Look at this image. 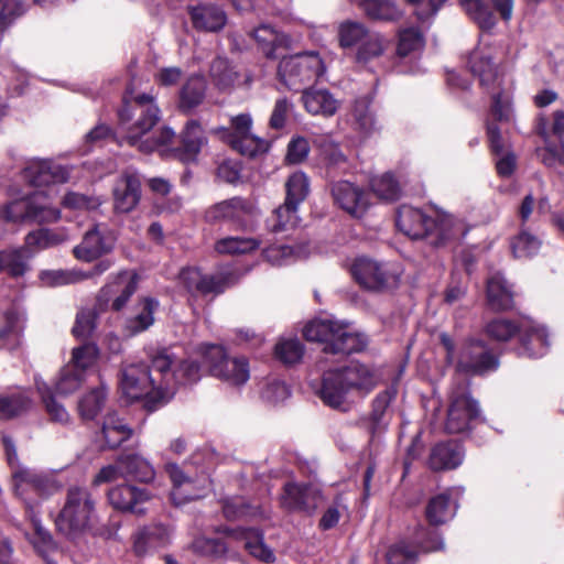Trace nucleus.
Instances as JSON below:
<instances>
[{"mask_svg":"<svg viewBox=\"0 0 564 564\" xmlns=\"http://www.w3.org/2000/svg\"><path fill=\"white\" fill-rule=\"evenodd\" d=\"M189 14L194 28L199 31L217 32L227 22L224 10L212 4L193 7L189 10Z\"/></svg>","mask_w":564,"mask_h":564,"instance_id":"nucleus-33","label":"nucleus"},{"mask_svg":"<svg viewBox=\"0 0 564 564\" xmlns=\"http://www.w3.org/2000/svg\"><path fill=\"white\" fill-rule=\"evenodd\" d=\"M372 192L381 199L394 200L399 198L401 187L390 173L376 176L370 181Z\"/></svg>","mask_w":564,"mask_h":564,"instance_id":"nucleus-55","label":"nucleus"},{"mask_svg":"<svg viewBox=\"0 0 564 564\" xmlns=\"http://www.w3.org/2000/svg\"><path fill=\"white\" fill-rule=\"evenodd\" d=\"M107 496L115 509L137 516L145 514L147 509L143 505L153 497L148 489L127 484L111 488Z\"/></svg>","mask_w":564,"mask_h":564,"instance_id":"nucleus-21","label":"nucleus"},{"mask_svg":"<svg viewBox=\"0 0 564 564\" xmlns=\"http://www.w3.org/2000/svg\"><path fill=\"white\" fill-rule=\"evenodd\" d=\"M480 409L465 386L452 391L445 429L448 433H462L470 429L471 423L479 419Z\"/></svg>","mask_w":564,"mask_h":564,"instance_id":"nucleus-15","label":"nucleus"},{"mask_svg":"<svg viewBox=\"0 0 564 564\" xmlns=\"http://www.w3.org/2000/svg\"><path fill=\"white\" fill-rule=\"evenodd\" d=\"M425 513L430 524L441 525L454 517L455 508L451 506L449 497L441 494L430 500Z\"/></svg>","mask_w":564,"mask_h":564,"instance_id":"nucleus-46","label":"nucleus"},{"mask_svg":"<svg viewBox=\"0 0 564 564\" xmlns=\"http://www.w3.org/2000/svg\"><path fill=\"white\" fill-rule=\"evenodd\" d=\"M138 275L132 271H120L110 275L109 282L101 290V297L106 301L115 296L111 307L113 311H120L124 307L128 300L137 291Z\"/></svg>","mask_w":564,"mask_h":564,"instance_id":"nucleus-25","label":"nucleus"},{"mask_svg":"<svg viewBox=\"0 0 564 564\" xmlns=\"http://www.w3.org/2000/svg\"><path fill=\"white\" fill-rule=\"evenodd\" d=\"M33 405L29 391L19 389L0 394V419L10 420L26 413Z\"/></svg>","mask_w":564,"mask_h":564,"instance_id":"nucleus-35","label":"nucleus"},{"mask_svg":"<svg viewBox=\"0 0 564 564\" xmlns=\"http://www.w3.org/2000/svg\"><path fill=\"white\" fill-rule=\"evenodd\" d=\"M285 188V202L274 210L276 224L273 225V230L275 231L297 225V207L305 200L310 192L308 178L303 172H295L288 178Z\"/></svg>","mask_w":564,"mask_h":564,"instance_id":"nucleus-14","label":"nucleus"},{"mask_svg":"<svg viewBox=\"0 0 564 564\" xmlns=\"http://www.w3.org/2000/svg\"><path fill=\"white\" fill-rule=\"evenodd\" d=\"M64 240H66L64 234L50 229H39L26 236L25 246L19 250H22L23 261L26 263L25 260L31 257L33 252L57 246Z\"/></svg>","mask_w":564,"mask_h":564,"instance_id":"nucleus-39","label":"nucleus"},{"mask_svg":"<svg viewBox=\"0 0 564 564\" xmlns=\"http://www.w3.org/2000/svg\"><path fill=\"white\" fill-rule=\"evenodd\" d=\"M395 223L409 238H427L436 247L466 232L465 225L451 214L436 212L434 218H430L421 209L406 205L398 209Z\"/></svg>","mask_w":564,"mask_h":564,"instance_id":"nucleus-4","label":"nucleus"},{"mask_svg":"<svg viewBox=\"0 0 564 564\" xmlns=\"http://www.w3.org/2000/svg\"><path fill=\"white\" fill-rule=\"evenodd\" d=\"M99 357V349L93 343H86L78 347L73 348L72 359L68 366L78 371H85L93 367Z\"/></svg>","mask_w":564,"mask_h":564,"instance_id":"nucleus-51","label":"nucleus"},{"mask_svg":"<svg viewBox=\"0 0 564 564\" xmlns=\"http://www.w3.org/2000/svg\"><path fill=\"white\" fill-rule=\"evenodd\" d=\"M203 358L210 373L228 384L241 386L250 378L247 359L243 357H228L221 346H205Z\"/></svg>","mask_w":564,"mask_h":564,"instance_id":"nucleus-11","label":"nucleus"},{"mask_svg":"<svg viewBox=\"0 0 564 564\" xmlns=\"http://www.w3.org/2000/svg\"><path fill=\"white\" fill-rule=\"evenodd\" d=\"M381 379L375 368L352 361L325 371L318 395L326 405L345 412L349 410L352 397H367Z\"/></svg>","mask_w":564,"mask_h":564,"instance_id":"nucleus-3","label":"nucleus"},{"mask_svg":"<svg viewBox=\"0 0 564 564\" xmlns=\"http://www.w3.org/2000/svg\"><path fill=\"white\" fill-rule=\"evenodd\" d=\"M25 513L34 530L32 543L40 553H45L54 547L50 532L41 524L34 508H25Z\"/></svg>","mask_w":564,"mask_h":564,"instance_id":"nucleus-57","label":"nucleus"},{"mask_svg":"<svg viewBox=\"0 0 564 564\" xmlns=\"http://www.w3.org/2000/svg\"><path fill=\"white\" fill-rule=\"evenodd\" d=\"M207 84L202 75H193L187 78L180 90V108L189 111L199 106L206 95Z\"/></svg>","mask_w":564,"mask_h":564,"instance_id":"nucleus-37","label":"nucleus"},{"mask_svg":"<svg viewBox=\"0 0 564 564\" xmlns=\"http://www.w3.org/2000/svg\"><path fill=\"white\" fill-rule=\"evenodd\" d=\"M227 536L231 541L240 543L252 556L265 562L272 563L275 558L274 553L263 543V538L254 529H232L227 530Z\"/></svg>","mask_w":564,"mask_h":564,"instance_id":"nucleus-28","label":"nucleus"},{"mask_svg":"<svg viewBox=\"0 0 564 564\" xmlns=\"http://www.w3.org/2000/svg\"><path fill=\"white\" fill-rule=\"evenodd\" d=\"M487 300L492 310L506 311L512 307L513 296L503 276L495 274L487 283Z\"/></svg>","mask_w":564,"mask_h":564,"instance_id":"nucleus-42","label":"nucleus"},{"mask_svg":"<svg viewBox=\"0 0 564 564\" xmlns=\"http://www.w3.org/2000/svg\"><path fill=\"white\" fill-rule=\"evenodd\" d=\"M121 464L124 466L127 477L141 482H149L154 479L155 470L153 466L139 455H128L121 457Z\"/></svg>","mask_w":564,"mask_h":564,"instance_id":"nucleus-47","label":"nucleus"},{"mask_svg":"<svg viewBox=\"0 0 564 564\" xmlns=\"http://www.w3.org/2000/svg\"><path fill=\"white\" fill-rule=\"evenodd\" d=\"M256 210L253 203L240 197L224 200L210 207L206 217L210 221L235 220L240 221Z\"/></svg>","mask_w":564,"mask_h":564,"instance_id":"nucleus-29","label":"nucleus"},{"mask_svg":"<svg viewBox=\"0 0 564 564\" xmlns=\"http://www.w3.org/2000/svg\"><path fill=\"white\" fill-rule=\"evenodd\" d=\"M158 301L145 297L135 307V314L126 321V330L133 336L148 329L154 323V312L158 308Z\"/></svg>","mask_w":564,"mask_h":564,"instance_id":"nucleus-36","label":"nucleus"},{"mask_svg":"<svg viewBox=\"0 0 564 564\" xmlns=\"http://www.w3.org/2000/svg\"><path fill=\"white\" fill-rule=\"evenodd\" d=\"M332 194L336 204L356 218L362 217L370 205L368 194L348 181L335 183Z\"/></svg>","mask_w":564,"mask_h":564,"instance_id":"nucleus-23","label":"nucleus"},{"mask_svg":"<svg viewBox=\"0 0 564 564\" xmlns=\"http://www.w3.org/2000/svg\"><path fill=\"white\" fill-rule=\"evenodd\" d=\"M209 77L217 89L229 90L235 86L238 73L227 58L217 57L210 65Z\"/></svg>","mask_w":564,"mask_h":564,"instance_id":"nucleus-43","label":"nucleus"},{"mask_svg":"<svg viewBox=\"0 0 564 564\" xmlns=\"http://www.w3.org/2000/svg\"><path fill=\"white\" fill-rule=\"evenodd\" d=\"M281 506L289 511H299L312 514L322 502V496L315 487L286 482L280 498Z\"/></svg>","mask_w":564,"mask_h":564,"instance_id":"nucleus-20","label":"nucleus"},{"mask_svg":"<svg viewBox=\"0 0 564 564\" xmlns=\"http://www.w3.org/2000/svg\"><path fill=\"white\" fill-rule=\"evenodd\" d=\"M397 392V387L392 384L382 392L378 393L375 400L372 401L371 419L377 424H380L384 420L390 403L395 398Z\"/></svg>","mask_w":564,"mask_h":564,"instance_id":"nucleus-63","label":"nucleus"},{"mask_svg":"<svg viewBox=\"0 0 564 564\" xmlns=\"http://www.w3.org/2000/svg\"><path fill=\"white\" fill-rule=\"evenodd\" d=\"M276 357L284 364L299 362L304 354V347L296 338L282 339L275 346Z\"/></svg>","mask_w":564,"mask_h":564,"instance_id":"nucleus-59","label":"nucleus"},{"mask_svg":"<svg viewBox=\"0 0 564 564\" xmlns=\"http://www.w3.org/2000/svg\"><path fill=\"white\" fill-rule=\"evenodd\" d=\"M464 459L462 446L454 442L436 444L430 454L429 466L433 470H447L458 467Z\"/></svg>","mask_w":564,"mask_h":564,"instance_id":"nucleus-32","label":"nucleus"},{"mask_svg":"<svg viewBox=\"0 0 564 564\" xmlns=\"http://www.w3.org/2000/svg\"><path fill=\"white\" fill-rule=\"evenodd\" d=\"M112 265V262L108 259L99 261L91 270L84 272L80 270H53L43 271L40 274V279L43 284L48 286L72 284L79 281L90 279L96 275H100Z\"/></svg>","mask_w":564,"mask_h":564,"instance_id":"nucleus-27","label":"nucleus"},{"mask_svg":"<svg viewBox=\"0 0 564 564\" xmlns=\"http://www.w3.org/2000/svg\"><path fill=\"white\" fill-rule=\"evenodd\" d=\"M59 210L50 202L48 194L35 192L32 195L9 203L3 209L8 221L53 223L59 219Z\"/></svg>","mask_w":564,"mask_h":564,"instance_id":"nucleus-10","label":"nucleus"},{"mask_svg":"<svg viewBox=\"0 0 564 564\" xmlns=\"http://www.w3.org/2000/svg\"><path fill=\"white\" fill-rule=\"evenodd\" d=\"M252 118L240 113L231 118L230 128L219 129L220 138L242 155L254 156L267 151L268 142L251 132Z\"/></svg>","mask_w":564,"mask_h":564,"instance_id":"nucleus-12","label":"nucleus"},{"mask_svg":"<svg viewBox=\"0 0 564 564\" xmlns=\"http://www.w3.org/2000/svg\"><path fill=\"white\" fill-rule=\"evenodd\" d=\"M173 356L167 350L152 358L151 368L143 364L129 365L122 370L120 388L128 401L147 399L160 402L174 394L176 384H191L200 378L199 367L194 361H183L170 372Z\"/></svg>","mask_w":564,"mask_h":564,"instance_id":"nucleus-1","label":"nucleus"},{"mask_svg":"<svg viewBox=\"0 0 564 564\" xmlns=\"http://www.w3.org/2000/svg\"><path fill=\"white\" fill-rule=\"evenodd\" d=\"M279 76L292 89L312 84L325 72V65L315 52L300 53L282 58L279 64Z\"/></svg>","mask_w":564,"mask_h":564,"instance_id":"nucleus-9","label":"nucleus"},{"mask_svg":"<svg viewBox=\"0 0 564 564\" xmlns=\"http://www.w3.org/2000/svg\"><path fill=\"white\" fill-rule=\"evenodd\" d=\"M182 142L184 147L183 160H189L194 158L206 143V137L199 123L191 121L186 124V128L182 134Z\"/></svg>","mask_w":564,"mask_h":564,"instance_id":"nucleus-49","label":"nucleus"},{"mask_svg":"<svg viewBox=\"0 0 564 564\" xmlns=\"http://www.w3.org/2000/svg\"><path fill=\"white\" fill-rule=\"evenodd\" d=\"M181 283L194 294H219L235 283L231 273L203 274L196 268H187L180 273Z\"/></svg>","mask_w":564,"mask_h":564,"instance_id":"nucleus-18","label":"nucleus"},{"mask_svg":"<svg viewBox=\"0 0 564 564\" xmlns=\"http://www.w3.org/2000/svg\"><path fill=\"white\" fill-rule=\"evenodd\" d=\"M304 337L310 341L323 343L326 355H349L362 350L366 338L352 332L347 324L333 319H314L303 329Z\"/></svg>","mask_w":564,"mask_h":564,"instance_id":"nucleus-6","label":"nucleus"},{"mask_svg":"<svg viewBox=\"0 0 564 564\" xmlns=\"http://www.w3.org/2000/svg\"><path fill=\"white\" fill-rule=\"evenodd\" d=\"M140 200V181L134 175H123L113 187L115 208L119 213L131 212Z\"/></svg>","mask_w":564,"mask_h":564,"instance_id":"nucleus-30","label":"nucleus"},{"mask_svg":"<svg viewBox=\"0 0 564 564\" xmlns=\"http://www.w3.org/2000/svg\"><path fill=\"white\" fill-rule=\"evenodd\" d=\"M389 46V42L378 33H370L360 43L356 53V62L362 65L380 57Z\"/></svg>","mask_w":564,"mask_h":564,"instance_id":"nucleus-45","label":"nucleus"},{"mask_svg":"<svg viewBox=\"0 0 564 564\" xmlns=\"http://www.w3.org/2000/svg\"><path fill=\"white\" fill-rule=\"evenodd\" d=\"M497 366V359L482 341L470 340L460 348L456 367L463 373L482 375L495 370Z\"/></svg>","mask_w":564,"mask_h":564,"instance_id":"nucleus-19","label":"nucleus"},{"mask_svg":"<svg viewBox=\"0 0 564 564\" xmlns=\"http://www.w3.org/2000/svg\"><path fill=\"white\" fill-rule=\"evenodd\" d=\"M95 517V500L89 490L70 487L55 520L56 529L68 538H75L93 527Z\"/></svg>","mask_w":564,"mask_h":564,"instance_id":"nucleus-7","label":"nucleus"},{"mask_svg":"<svg viewBox=\"0 0 564 564\" xmlns=\"http://www.w3.org/2000/svg\"><path fill=\"white\" fill-rule=\"evenodd\" d=\"M108 448H116L130 438L132 430L116 413H108L101 429Z\"/></svg>","mask_w":564,"mask_h":564,"instance_id":"nucleus-40","label":"nucleus"},{"mask_svg":"<svg viewBox=\"0 0 564 564\" xmlns=\"http://www.w3.org/2000/svg\"><path fill=\"white\" fill-rule=\"evenodd\" d=\"M260 241L253 238L226 237L215 243V250L220 254H241L259 248Z\"/></svg>","mask_w":564,"mask_h":564,"instance_id":"nucleus-50","label":"nucleus"},{"mask_svg":"<svg viewBox=\"0 0 564 564\" xmlns=\"http://www.w3.org/2000/svg\"><path fill=\"white\" fill-rule=\"evenodd\" d=\"M2 441L8 463L12 468L14 494L23 500L25 508L35 509L40 499L46 498L57 491L59 486L51 477L20 466L11 438L3 436Z\"/></svg>","mask_w":564,"mask_h":564,"instance_id":"nucleus-5","label":"nucleus"},{"mask_svg":"<svg viewBox=\"0 0 564 564\" xmlns=\"http://www.w3.org/2000/svg\"><path fill=\"white\" fill-rule=\"evenodd\" d=\"M369 34L365 25L359 22L346 21L338 29L339 43L343 47L360 45Z\"/></svg>","mask_w":564,"mask_h":564,"instance_id":"nucleus-56","label":"nucleus"},{"mask_svg":"<svg viewBox=\"0 0 564 564\" xmlns=\"http://www.w3.org/2000/svg\"><path fill=\"white\" fill-rule=\"evenodd\" d=\"M192 549L198 555L218 558L227 552L228 545L219 539L200 536L195 539L192 544Z\"/></svg>","mask_w":564,"mask_h":564,"instance_id":"nucleus-61","label":"nucleus"},{"mask_svg":"<svg viewBox=\"0 0 564 564\" xmlns=\"http://www.w3.org/2000/svg\"><path fill=\"white\" fill-rule=\"evenodd\" d=\"M541 241L534 235L522 230L511 240V250L516 258L527 259L538 253Z\"/></svg>","mask_w":564,"mask_h":564,"instance_id":"nucleus-53","label":"nucleus"},{"mask_svg":"<svg viewBox=\"0 0 564 564\" xmlns=\"http://www.w3.org/2000/svg\"><path fill=\"white\" fill-rule=\"evenodd\" d=\"M68 171L50 160L33 159L23 170V177L33 186H48L68 180Z\"/></svg>","mask_w":564,"mask_h":564,"instance_id":"nucleus-24","label":"nucleus"},{"mask_svg":"<svg viewBox=\"0 0 564 564\" xmlns=\"http://www.w3.org/2000/svg\"><path fill=\"white\" fill-rule=\"evenodd\" d=\"M166 471L173 482L171 499L174 505L180 506L205 496L208 484L206 477L193 480L176 464H167Z\"/></svg>","mask_w":564,"mask_h":564,"instance_id":"nucleus-22","label":"nucleus"},{"mask_svg":"<svg viewBox=\"0 0 564 564\" xmlns=\"http://www.w3.org/2000/svg\"><path fill=\"white\" fill-rule=\"evenodd\" d=\"M35 386L39 393L42 397V400L45 404L46 411L50 414L51 419L58 423H67L69 421V414L66 409L56 402L52 394L51 388L43 380L35 379Z\"/></svg>","mask_w":564,"mask_h":564,"instance_id":"nucleus-52","label":"nucleus"},{"mask_svg":"<svg viewBox=\"0 0 564 564\" xmlns=\"http://www.w3.org/2000/svg\"><path fill=\"white\" fill-rule=\"evenodd\" d=\"M252 35L268 57H271L275 46L283 42L282 36L272 26L267 24L257 28Z\"/></svg>","mask_w":564,"mask_h":564,"instance_id":"nucleus-60","label":"nucleus"},{"mask_svg":"<svg viewBox=\"0 0 564 564\" xmlns=\"http://www.w3.org/2000/svg\"><path fill=\"white\" fill-rule=\"evenodd\" d=\"M116 245V236L106 225L97 224L87 230L73 249L74 257L83 262H93L111 252Z\"/></svg>","mask_w":564,"mask_h":564,"instance_id":"nucleus-16","label":"nucleus"},{"mask_svg":"<svg viewBox=\"0 0 564 564\" xmlns=\"http://www.w3.org/2000/svg\"><path fill=\"white\" fill-rule=\"evenodd\" d=\"M371 100L368 97L359 98L355 101L351 116L356 129L364 133H369L376 129V117L370 107Z\"/></svg>","mask_w":564,"mask_h":564,"instance_id":"nucleus-48","label":"nucleus"},{"mask_svg":"<svg viewBox=\"0 0 564 564\" xmlns=\"http://www.w3.org/2000/svg\"><path fill=\"white\" fill-rule=\"evenodd\" d=\"M302 101L306 111L313 116L332 117L339 108V101L326 89H305Z\"/></svg>","mask_w":564,"mask_h":564,"instance_id":"nucleus-31","label":"nucleus"},{"mask_svg":"<svg viewBox=\"0 0 564 564\" xmlns=\"http://www.w3.org/2000/svg\"><path fill=\"white\" fill-rule=\"evenodd\" d=\"M486 334L498 341H507L521 334L523 352L532 358L542 357L547 349V336L543 327L518 325L511 319L495 318L486 325Z\"/></svg>","mask_w":564,"mask_h":564,"instance_id":"nucleus-8","label":"nucleus"},{"mask_svg":"<svg viewBox=\"0 0 564 564\" xmlns=\"http://www.w3.org/2000/svg\"><path fill=\"white\" fill-rule=\"evenodd\" d=\"M123 100V107L119 111L120 122L126 124L134 119L127 127L124 141L142 153L159 151L164 156L171 155L172 151L169 147L175 139V132L171 128L162 127L152 137H148L160 121V109L154 98L148 94L134 95L130 91Z\"/></svg>","mask_w":564,"mask_h":564,"instance_id":"nucleus-2","label":"nucleus"},{"mask_svg":"<svg viewBox=\"0 0 564 564\" xmlns=\"http://www.w3.org/2000/svg\"><path fill=\"white\" fill-rule=\"evenodd\" d=\"M423 47V36L415 29H406L400 32L398 54L406 56L412 52L419 51Z\"/></svg>","mask_w":564,"mask_h":564,"instance_id":"nucleus-64","label":"nucleus"},{"mask_svg":"<svg viewBox=\"0 0 564 564\" xmlns=\"http://www.w3.org/2000/svg\"><path fill=\"white\" fill-rule=\"evenodd\" d=\"M290 394L289 386L276 378L265 380L260 391L261 399L272 405L284 402Z\"/></svg>","mask_w":564,"mask_h":564,"instance_id":"nucleus-54","label":"nucleus"},{"mask_svg":"<svg viewBox=\"0 0 564 564\" xmlns=\"http://www.w3.org/2000/svg\"><path fill=\"white\" fill-rule=\"evenodd\" d=\"M360 7L366 14L375 20L393 21L402 15L393 0H360Z\"/></svg>","mask_w":564,"mask_h":564,"instance_id":"nucleus-44","label":"nucleus"},{"mask_svg":"<svg viewBox=\"0 0 564 564\" xmlns=\"http://www.w3.org/2000/svg\"><path fill=\"white\" fill-rule=\"evenodd\" d=\"M172 529L162 523H152L141 528L133 538V552L144 556L152 551L170 543Z\"/></svg>","mask_w":564,"mask_h":564,"instance_id":"nucleus-26","label":"nucleus"},{"mask_svg":"<svg viewBox=\"0 0 564 564\" xmlns=\"http://www.w3.org/2000/svg\"><path fill=\"white\" fill-rule=\"evenodd\" d=\"M85 373L78 371L70 366H66L59 373L55 389L57 393L67 395L75 392L84 382Z\"/></svg>","mask_w":564,"mask_h":564,"instance_id":"nucleus-58","label":"nucleus"},{"mask_svg":"<svg viewBox=\"0 0 564 564\" xmlns=\"http://www.w3.org/2000/svg\"><path fill=\"white\" fill-rule=\"evenodd\" d=\"M4 325L0 328V344L2 347L13 350L21 344L24 327L23 313L12 310L6 313Z\"/></svg>","mask_w":564,"mask_h":564,"instance_id":"nucleus-38","label":"nucleus"},{"mask_svg":"<svg viewBox=\"0 0 564 564\" xmlns=\"http://www.w3.org/2000/svg\"><path fill=\"white\" fill-rule=\"evenodd\" d=\"M351 274L356 282L370 291H384L398 286L399 274L387 264L369 258H358L351 265Z\"/></svg>","mask_w":564,"mask_h":564,"instance_id":"nucleus-13","label":"nucleus"},{"mask_svg":"<svg viewBox=\"0 0 564 564\" xmlns=\"http://www.w3.org/2000/svg\"><path fill=\"white\" fill-rule=\"evenodd\" d=\"M491 59L490 50L478 47L470 54L468 62L471 73L479 77L482 86L487 87L495 83L497 86L500 85L497 68Z\"/></svg>","mask_w":564,"mask_h":564,"instance_id":"nucleus-34","label":"nucleus"},{"mask_svg":"<svg viewBox=\"0 0 564 564\" xmlns=\"http://www.w3.org/2000/svg\"><path fill=\"white\" fill-rule=\"evenodd\" d=\"M108 390L104 383L90 389L78 401V414L83 420H94L104 409Z\"/></svg>","mask_w":564,"mask_h":564,"instance_id":"nucleus-41","label":"nucleus"},{"mask_svg":"<svg viewBox=\"0 0 564 564\" xmlns=\"http://www.w3.org/2000/svg\"><path fill=\"white\" fill-rule=\"evenodd\" d=\"M7 270L11 276H20L28 270V264L23 261L22 250L0 251V272Z\"/></svg>","mask_w":564,"mask_h":564,"instance_id":"nucleus-62","label":"nucleus"},{"mask_svg":"<svg viewBox=\"0 0 564 564\" xmlns=\"http://www.w3.org/2000/svg\"><path fill=\"white\" fill-rule=\"evenodd\" d=\"M460 3L469 18L482 30H490L496 25V13L505 21L512 17L513 0H460Z\"/></svg>","mask_w":564,"mask_h":564,"instance_id":"nucleus-17","label":"nucleus"}]
</instances>
